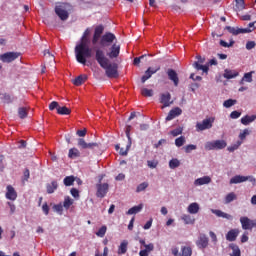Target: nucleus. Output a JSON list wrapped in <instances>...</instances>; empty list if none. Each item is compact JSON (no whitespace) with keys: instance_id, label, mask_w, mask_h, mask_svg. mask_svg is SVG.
<instances>
[{"instance_id":"obj_1","label":"nucleus","mask_w":256,"mask_h":256,"mask_svg":"<svg viewBox=\"0 0 256 256\" xmlns=\"http://www.w3.org/2000/svg\"><path fill=\"white\" fill-rule=\"evenodd\" d=\"M91 35V28H86L78 45L75 47L76 61L81 65H87V59L93 57V49L89 47V36Z\"/></svg>"},{"instance_id":"obj_2","label":"nucleus","mask_w":256,"mask_h":256,"mask_svg":"<svg viewBox=\"0 0 256 256\" xmlns=\"http://www.w3.org/2000/svg\"><path fill=\"white\" fill-rule=\"evenodd\" d=\"M95 60L98 65L105 70L106 77H109L110 79H117V77H119V65H117V63H111V60L107 58L105 51L100 48H96Z\"/></svg>"},{"instance_id":"obj_3","label":"nucleus","mask_w":256,"mask_h":256,"mask_svg":"<svg viewBox=\"0 0 256 256\" xmlns=\"http://www.w3.org/2000/svg\"><path fill=\"white\" fill-rule=\"evenodd\" d=\"M69 3H58L55 7V13L59 16L61 21H67L69 19Z\"/></svg>"},{"instance_id":"obj_4","label":"nucleus","mask_w":256,"mask_h":256,"mask_svg":"<svg viewBox=\"0 0 256 256\" xmlns=\"http://www.w3.org/2000/svg\"><path fill=\"white\" fill-rule=\"evenodd\" d=\"M227 147V142L225 140H215L206 142L205 149L206 151H215L225 149Z\"/></svg>"},{"instance_id":"obj_5","label":"nucleus","mask_w":256,"mask_h":256,"mask_svg":"<svg viewBox=\"0 0 256 256\" xmlns=\"http://www.w3.org/2000/svg\"><path fill=\"white\" fill-rule=\"evenodd\" d=\"M213 123H215L214 117H209L204 119L202 122H197L196 131H207V129H211L213 127Z\"/></svg>"},{"instance_id":"obj_6","label":"nucleus","mask_w":256,"mask_h":256,"mask_svg":"<svg viewBox=\"0 0 256 256\" xmlns=\"http://www.w3.org/2000/svg\"><path fill=\"white\" fill-rule=\"evenodd\" d=\"M19 57H21V52H6L0 55V61L2 63H13Z\"/></svg>"},{"instance_id":"obj_7","label":"nucleus","mask_w":256,"mask_h":256,"mask_svg":"<svg viewBox=\"0 0 256 256\" xmlns=\"http://www.w3.org/2000/svg\"><path fill=\"white\" fill-rule=\"evenodd\" d=\"M96 197L103 199L107 193H109V184L108 183H98L96 184Z\"/></svg>"},{"instance_id":"obj_8","label":"nucleus","mask_w":256,"mask_h":256,"mask_svg":"<svg viewBox=\"0 0 256 256\" xmlns=\"http://www.w3.org/2000/svg\"><path fill=\"white\" fill-rule=\"evenodd\" d=\"M115 39H117L115 34L111 32H106L100 39V45L101 47H107V45H111V43H113Z\"/></svg>"},{"instance_id":"obj_9","label":"nucleus","mask_w":256,"mask_h":256,"mask_svg":"<svg viewBox=\"0 0 256 256\" xmlns=\"http://www.w3.org/2000/svg\"><path fill=\"white\" fill-rule=\"evenodd\" d=\"M240 223L242 225V229H244L245 231L253 229V227H256V221L249 219V217L247 216L241 217Z\"/></svg>"},{"instance_id":"obj_10","label":"nucleus","mask_w":256,"mask_h":256,"mask_svg":"<svg viewBox=\"0 0 256 256\" xmlns=\"http://www.w3.org/2000/svg\"><path fill=\"white\" fill-rule=\"evenodd\" d=\"M104 31H105V26L101 24L95 27L94 34L92 37V45L99 43V39H101V36L103 35Z\"/></svg>"},{"instance_id":"obj_11","label":"nucleus","mask_w":256,"mask_h":256,"mask_svg":"<svg viewBox=\"0 0 256 256\" xmlns=\"http://www.w3.org/2000/svg\"><path fill=\"white\" fill-rule=\"evenodd\" d=\"M160 103L162 104L161 109H165L166 107H171L173 105V101H171V93L166 92L160 95Z\"/></svg>"},{"instance_id":"obj_12","label":"nucleus","mask_w":256,"mask_h":256,"mask_svg":"<svg viewBox=\"0 0 256 256\" xmlns=\"http://www.w3.org/2000/svg\"><path fill=\"white\" fill-rule=\"evenodd\" d=\"M196 245L199 249H207L209 247V237L201 233L196 241Z\"/></svg>"},{"instance_id":"obj_13","label":"nucleus","mask_w":256,"mask_h":256,"mask_svg":"<svg viewBox=\"0 0 256 256\" xmlns=\"http://www.w3.org/2000/svg\"><path fill=\"white\" fill-rule=\"evenodd\" d=\"M160 70H161L160 66H157L156 68L149 67L145 71V75L141 77V83H145L146 81H148V79H151V77H153V75H155V73H157V71H160Z\"/></svg>"},{"instance_id":"obj_14","label":"nucleus","mask_w":256,"mask_h":256,"mask_svg":"<svg viewBox=\"0 0 256 256\" xmlns=\"http://www.w3.org/2000/svg\"><path fill=\"white\" fill-rule=\"evenodd\" d=\"M251 181L255 182V178L251 176H241V175H236L230 179V185H237L239 183H245V181Z\"/></svg>"},{"instance_id":"obj_15","label":"nucleus","mask_w":256,"mask_h":256,"mask_svg":"<svg viewBox=\"0 0 256 256\" xmlns=\"http://www.w3.org/2000/svg\"><path fill=\"white\" fill-rule=\"evenodd\" d=\"M226 30L229 31L232 35H241L245 33H251L253 31L250 28H235L231 26H226Z\"/></svg>"},{"instance_id":"obj_16","label":"nucleus","mask_w":256,"mask_h":256,"mask_svg":"<svg viewBox=\"0 0 256 256\" xmlns=\"http://www.w3.org/2000/svg\"><path fill=\"white\" fill-rule=\"evenodd\" d=\"M78 147L81 149H95V147H99V144L97 142L87 143L85 139L79 138Z\"/></svg>"},{"instance_id":"obj_17","label":"nucleus","mask_w":256,"mask_h":256,"mask_svg":"<svg viewBox=\"0 0 256 256\" xmlns=\"http://www.w3.org/2000/svg\"><path fill=\"white\" fill-rule=\"evenodd\" d=\"M119 53H121V46L114 43L110 47V52L108 53V57L109 59H117V57H119Z\"/></svg>"},{"instance_id":"obj_18","label":"nucleus","mask_w":256,"mask_h":256,"mask_svg":"<svg viewBox=\"0 0 256 256\" xmlns=\"http://www.w3.org/2000/svg\"><path fill=\"white\" fill-rule=\"evenodd\" d=\"M168 79L174 83L175 87L179 86V75H177V72L173 69L167 70Z\"/></svg>"},{"instance_id":"obj_19","label":"nucleus","mask_w":256,"mask_h":256,"mask_svg":"<svg viewBox=\"0 0 256 256\" xmlns=\"http://www.w3.org/2000/svg\"><path fill=\"white\" fill-rule=\"evenodd\" d=\"M181 113H183V110H181V108L179 107L173 108L172 110L169 111L166 117V121H173V119H175V117H179Z\"/></svg>"},{"instance_id":"obj_20","label":"nucleus","mask_w":256,"mask_h":256,"mask_svg":"<svg viewBox=\"0 0 256 256\" xmlns=\"http://www.w3.org/2000/svg\"><path fill=\"white\" fill-rule=\"evenodd\" d=\"M6 199H9L10 201H15V199H17V192H15V188L11 185L7 186Z\"/></svg>"},{"instance_id":"obj_21","label":"nucleus","mask_w":256,"mask_h":256,"mask_svg":"<svg viewBox=\"0 0 256 256\" xmlns=\"http://www.w3.org/2000/svg\"><path fill=\"white\" fill-rule=\"evenodd\" d=\"M237 237H239V230L238 229H231L226 234L227 241H236Z\"/></svg>"},{"instance_id":"obj_22","label":"nucleus","mask_w":256,"mask_h":256,"mask_svg":"<svg viewBox=\"0 0 256 256\" xmlns=\"http://www.w3.org/2000/svg\"><path fill=\"white\" fill-rule=\"evenodd\" d=\"M58 187H59V184L55 180H53L51 183H48L46 185V191H47L48 195L55 193V191H57Z\"/></svg>"},{"instance_id":"obj_23","label":"nucleus","mask_w":256,"mask_h":256,"mask_svg":"<svg viewBox=\"0 0 256 256\" xmlns=\"http://www.w3.org/2000/svg\"><path fill=\"white\" fill-rule=\"evenodd\" d=\"M223 77L224 79H235V77H239V72L236 70L225 69Z\"/></svg>"},{"instance_id":"obj_24","label":"nucleus","mask_w":256,"mask_h":256,"mask_svg":"<svg viewBox=\"0 0 256 256\" xmlns=\"http://www.w3.org/2000/svg\"><path fill=\"white\" fill-rule=\"evenodd\" d=\"M87 79H88L87 75L81 74L78 77H76L72 82H73V85H75L76 87H81V85H83V83H85Z\"/></svg>"},{"instance_id":"obj_25","label":"nucleus","mask_w":256,"mask_h":256,"mask_svg":"<svg viewBox=\"0 0 256 256\" xmlns=\"http://www.w3.org/2000/svg\"><path fill=\"white\" fill-rule=\"evenodd\" d=\"M212 213L216 215V217H222V219H227L228 221H231V219H233V216H231V214H227L221 210H212Z\"/></svg>"},{"instance_id":"obj_26","label":"nucleus","mask_w":256,"mask_h":256,"mask_svg":"<svg viewBox=\"0 0 256 256\" xmlns=\"http://www.w3.org/2000/svg\"><path fill=\"white\" fill-rule=\"evenodd\" d=\"M253 73H255V71L245 73L242 79L240 80V85H243L244 82L253 83Z\"/></svg>"},{"instance_id":"obj_27","label":"nucleus","mask_w":256,"mask_h":256,"mask_svg":"<svg viewBox=\"0 0 256 256\" xmlns=\"http://www.w3.org/2000/svg\"><path fill=\"white\" fill-rule=\"evenodd\" d=\"M211 183V177L203 176L195 180L194 185H209Z\"/></svg>"},{"instance_id":"obj_28","label":"nucleus","mask_w":256,"mask_h":256,"mask_svg":"<svg viewBox=\"0 0 256 256\" xmlns=\"http://www.w3.org/2000/svg\"><path fill=\"white\" fill-rule=\"evenodd\" d=\"M181 219L184 221L185 225H195V217L189 214H183Z\"/></svg>"},{"instance_id":"obj_29","label":"nucleus","mask_w":256,"mask_h":256,"mask_svg":"<svg viewBox=\"0 0 256 256\" xmlns=\"http://www.w3.org/2000/svg\"><path fill=\"white\" fill-rule=\"evenodd\" d=\"M187 211L190 215H197V213H199V204H197V202L191 203L188 206Z\"/></svg>"},{"instance_id":"obj_30","label":"nucleus","mask_w":256,"mask_h":256,"mask_svg":"<svg viewBox=\"0 0 256 256\" xmlns=\"http://www.w3.org/2000/svg\"><path fill=\"white\" fill-rule=\"evenodd\" d=\"M256 120V115H246L241 118L242 125H249L250 123H253V121Z\"/></svg>"},{"instance_id":"obj_31","label":"nucleus","mask_w":256,"mask_h":256,"mask_svg":"<svg viewBox=\"0 0 256 256\" xmlns=\"http://www.w3.org/2000/svg\"><path fill=\"white\" fill-rule=\"evenodd\" d=\"M128 245L129 242L127 240L122 241L120 246L118 247V255H125V253H127Z\"/></svg>"},{"instance_id":"obj_32","label":"nucleus","mask_w":256,"mask_h":256,"mask_svg":"<svg viewBox=\"0 0 256 256\" xmlns=\"http://www.w3.org/2000/svg\"><path fill=\"white\" fill-rule=\"evenodd\" d=\"M143 209V204H139L137 206H133L130 208L127 212L126 215H137V213H140V211Z\"/></svg>"},{"instance_id":"obj_33","label":"nucleus","mask_w":256,"mask_h":256,"mask_svg":"<svg viewBox=\"0 0 256 256\" xmlns=\"http://www.w3.org/2000/svg\"><path fill=\"white\" fill-rule=\"evenodd\" d=\"M193 67L196 71H203V73L209 72V66L200 64L199 62H194Z\"/></svg>"},{"instance_id":"obj_34","label":"nucleus","mask_w":256,"mask_h":256,"mask_svg":"<svg viewBox=\"0 0 256 256\" xmlns=\"http://www.w3.org/2000/svg\"><path fill=\"white\" fill-rule=\"evenodd\" d=\"M68 157L70 159H77V157H81V152L77 148H71L68 152Z\"/></svg>"},{"instance_id":"obj_35","label":"nucleus","mask_w":256,"mask_h":256,"mask_svg":"<svg viewBox=\"0 0 256 256\" xmlns=\"http://www.w3.org/2000/svg\"><path fill=\"white\" fill-rule=\"evenodd\" d=\"M191 255H193V250L191 249V247L183 246L181 248L180 256H191Z\"/></svg>"},{"instance_id":"obj_36","label":"nucleus","mask_w":256,"mask_h":256,"mask_svg":"<svg viewBox=\"0 0 256 256\" xmlns=\"http://www.w3.org/2000/svg\"><path fill=\"white\" fill-rule=\"evenodd\" d=\"M229 247L232 249L231 256H241V249H239V246L236 244H230Z\"/></svg>"},{"instance_id":"obj_37","label":"nucleus","mask_w":256,"mask_h":256,"mask_svg":"<svg viewBox=\"0 0 256 256\" xmlns=\"http://www.w3.org/2000/svg\"><path fill=\"white\" fill-rule=\"evenodd\" d=\"M57 113L58 115H71V109L66 106H59Z\"/></svg>"},{"instance_id":"obj_38","label":"nucleus","mask_w":256,"mask_h":256,"mask_svg":"<svg viewBox=\"0 0 256 256\" xmlns=\"http://www.w3.org/2000/svg\"><path fill=\"white\" fill-rule=\"evenodd\" d=\"M73 203H74V200L71 199V197L66 196L64 198V202H63L64 209H66V210L69 209L71 207V205H73Z\"/></svg>"},{"instance_id":"obj_39","label":"nucleus","mask_w":256,"mask_h":256,"mask_svg":"<svg viewBox=\"0 0 256 256\" xmlns=\"http://www.w3.org/2000/svg\"><path fill=\"white\" fill-rule=\"evenodd\" d=\"M44 57L46 61H49L50 63H55V56L51 54L49 50H44Z\"/></svg>"},{"instance_id":"obj_40","label":"nucleus","mask_w":256,"mask_h":256,"mask_svg":"<svg viewBox=\"0 0 256 256\" xmlns=\"http://www.w3.org/2000/svg\"><path fill=\"white\" fill-rule=\"evenodd\" d=\"M241 145H243V141L238 140L235 144H232L227 149L230 153H233V151H237V149H239V147H241Z\"/></svg>"},{"instance_id":"obj_41","label":"nucleus","mask_w":256,"mask_h":256,"mask_svg":"<svg viewBox=\"0 0 256 256\" xmlns=\"http://www.w3.org/2000/svg\"><path fill=\"white\" fill-rule=\"evenodd\" d=\"M73 183H75V177L74 176H66L64 178V185L66 187H71V185H73Z\"/></svg>"},{"instance_id":"obj_42","label":"nucleus","mask_w":256,"mask_h":256,"mask_svg":"<svg viewBox=\"0 0 256 256\" xmlns=\"http://www.w3.org/2000/svg\"><path fill=\"white\" fill-rule=\"evenodd\" d=\"M247 135H251V130L246 128L243 130V132H241L239 134L240 140H238V141H242V143H243V141H245V139H247Z\"/></svg>"},{"instance_id":"obj_43","label":"nucleus","mask_w":256,"mask_h":256,"mask_svg":"<svg viewBox=\"0 0 256 256\" xmlns=\"http://www.w3.org/2000/svg\"><path fill=\"white\" fill-rule=\"evenodd\" d=\"M181 165V162L177 158H173L169 161L170 169H177Z\"/></svg>"},{"instance_id":"obj_44","label":"nucleus","mask_w":256,"mask_h":256,"mask_svg":"<svg viewBox=\"0 0 256 256\" xmlns=\"http://www.w3.org/2000/svg\"><path fill=\"white\" fill-rule=\"evenodd\" d=\"M141 95L143 97H153V89L142 88Z\"/></svg>"},{"instance_id":"obj_45","label":"nucleus","mask_w":256,"mask_h":256,"mask_svg":"<svg viewBox=\"0 0 256 256\" xmlns=\"http://www.w3.org/2000/svg\"><path fill=\"white\" fill-rule=\"evenodd\" d=\"M176 147H183L185 145V136H180L175 139Z\"/></svg>"},{"instance_id":"obj_46","label":"nucleus","mask_w":256,"mask_h":256,"mask_svg":"<svg viewBox=\"0 0 256 256\" xmlns=\"http://www.w3.org/2000/svg\"><path fill=\"white\" fill-rule=\"evenodd\" d=\"M245 9V0H236V11H243Z\"/></svg>"},{"instance_id":"obj_47","label":"nucleus","mask_w":256,"mask_h":256,"mask_svg":"<svg viewBox=\"0 0 256 256\" xmlns=\"http://www.w3.org/2000/svg\"><path fill=\"white\" fill-rule=\"evenodd\" d=\"M18 115H19L20 119H25L27 117V108L20 107L18 109Z\"/></svg>"},{"instance_id":"obj_48","label":"nucleus","mask_w":256,"mask_h":256,"mask_svg":"<svg viewBox=\"0 0 256 256\" xmlns=\"http://www.w3.org/2000/svg\"><path fill=\"white\" fill-rule=\"evenodd\" d=\"M235 199H237V195L231 192L225 197V203H231L232 201H235Z\"/></svg>"},{"instance_id":"obj_49","label":"nucleus","mask_w":256,"mask_h":256,"mask_svg":"<svg viewBox=\"0 0 256 256\" xmlns=\"http://www.w3.org/2000/svg\"><path fill=\"white\" fill-rule=\"evenodd\" d=\"M105 233H107V226H102L99 228V230L96 232L97 237H105Z\"/></svg>"},{"instance_id":"obj_50","label":"nucleus","mask_w":256,"mask_h":256,"mask_svg":"<svg viewBox=\"0 0 256 256\" xmlns=\"http://www.w3.org/2000/svg\"><path fill=\"white\" fill-rule=\"evenodd\" d=\"M236 103H237V100L228 99L224 101L223 105L224 107H226V109H229V107H233V105H235Z\"/></svg>"},{"instance_id":"obj_51","label":"nucleus","mask_w":256,"mask_h":256,"mask_svg":"<svg viewBox=\"0 0 256 256\" xmlns=\"http://www.w3.org/2000/svg\"><path fill=\"white\" fill-rule=\"evenodd\" d=\"M147 187H149V183L143 182L137 186L136 191H137V193H141V191H145V189H147Z\"/></svg>"},{"instance_id":"obj_52","label":"nucleus","mask_w":256,"mask_h":256,"mask_svg":"<svg viewBox=\"0 0 256 256\" xmlns=\"http://www.w3.org/2000/svg\"><path fill=\"white\" fill-rule=\"evenodd\" d=\"M131 145H132V142H128L126 149L121 148L119 151V154L125 157V155L129 153V150L131 149Z\"/></svg>"},{"instance_id":"obj_53","label":"nucleus","mask_w":256,"mask_h":256,"mask_svg":"<svg viewBox=\"0 0 256 256\" xmlns=\"http://www.w3.org/2000/svg\"><path fill=\"white\" fill-rule=\"evenodd\" d=\"M63 204H55L53 206V210L56 211V213H58L59 215H63Z\"/></svg>"},{"instance_id":"obj_54","label":"nucleus","mask_w":256,"mask_h":256,"mask_svg":"<svg viewBox=\"0 0 256 256\" xmlns=\"http://www.w3.org/2000/svg\"><path fill=\"white\" fill-rule=\"evenodd\" d=\"M147 165L150 169H157V165H159V161H157V160H148Z\"/></svg>"},{"instance_id":"obj_55","label":"nucleus","mask_w":256,"mask_h":256,"mask_svg":"<svg viewBox=\"0 0 256 256\" xmlns=\"http://www.w3.org/2000/svg\"><path fill=\"white\" fill-rule=\"evenodd\" d=\"M59 102H57V101H52L50 104H49V110L50 111H55V109L57 110V111H59Z\"/></svg>"},{"instance_id":"obj_56","label":"nucleus","mask_w":256,"mask_h":256,"mask_svg":"<svg viewBox=\"0 0 256 256\" xmlns=\"http://www.w3.org/2000/svg\"><path fill=\"white\" fill-rule=\"evenodd\" d=\"M197 149V145L190 144L184 147L185 153H191V151H195Z\"/></svg>"},{"instance_id":"obj_57","label":"nucleus","mask_w":256,"mask_h":256,"mask_svg":"<svg viewBox=\"0 0 256 256\" xmlns=\"http://www.w3.org/2000/svg\"><path fill=\"white\" fill-rule=\"evenodd\" d=\"M131 129H132L131 125H127L126 130H125L126 137L128 139V142H130V143H132L131 142Z\"/></svg>"},{"instance_id":"obj_58","label":"nucleus","mask_w":256,"mask_h":256,"mask_svg":"<svg viewBox=\"0 0 256 256\" xmlns=\"http://www.w3.org/2000/svg\"><path fill=\"white\" fill-rule=\"evenodd\" d=\"M183 133V129L181 128H176L174 130H172L170 132V134L173 136V137H177L178 135H181Z\"/></svg>"},{"instance_id":"obj_59","label":"nucleus","mask_w":256,"mask_h":256,"mask_svg":"<svg viewBox=\"0 0 256 256\" xmlns=\"http://www.w3.org/2000/svg\"><path fill=\"white\" fill-rule=\"evenodd\" d=\"M3 101L4 103H12L13 102V98L10 94H4L3 95Z\"/></svg>"},{"instance_id":"obj_60","label":"nucleus","mask_w":256,"mask_h":256,"mask_svg":"<svg viewBox=\"0 0 256 256\" xmlns=\"http://www.w3.org/2000/svg\"><path fill=\"white\" fill-rule=\"evenodd\" d=\"M29 177H30V172H29V169L26 168L23 173V179H22L23 183H25V181H29Z\"/></svg>"},{"instance_id":"obj_61","label":"nucleus","mask_w":256,"mask_h":256,"mask_svg":"<svg viewBox=\"0 0 256 256\" xmlns=\"http://www.w3.org/2000/svg\"><path fill=\"white\" fill-rule=\"evenodd\" d=\"M255 45H256L255 41H248L246 43V49L248 51H251V49H255Z\"/></svg>"},{"instance_id":"obj_62","label":"nucleus","mask_w":256,"mask_h":256,"mask_svg":"<svg viewBox=\"0 0 256 256\" xmlns=\"http://www.w3.org/2000/svg\"><path fill=\"white\" fill-rule=\"evenodd\" d=\"M231 119H239L241 117V112L239 111H232L230 114Z\"/></svg>"},{"instance_id":"obj_63","label":"nucleus","mask_w":256,"mask_h":256,"mask_svg":"<svg viewBox=\"0 0 256 256\" xmlns=\"http://www.w3.org/2000/svg\"><path fill=\"white\" fill-rule=\"evenodd\" d=\"M70 193L72 197H74L75 199L79 198V190L77 188H72L70 190Z\"/></svg>"},{"instance_id":"obj_64","label":"nucleus","mask_w":256,"mask_h":256,"mask_svg":"<svg viewBox=\"0 0 256 256\" xmlns=\"http://www.w3.org/2000/svg\"><path fill=\"white\" fill-rule=\"evenodd\" d=\"M76 135H78V137H85V135H87V129L77 130Z\"/></svg>"}]
</instances>
